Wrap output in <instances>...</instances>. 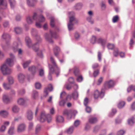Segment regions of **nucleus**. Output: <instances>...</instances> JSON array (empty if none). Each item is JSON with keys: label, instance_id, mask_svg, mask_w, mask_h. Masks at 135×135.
Instances as JSON below:
<instances>
[{"label": "nucleus", "instance_id": "16", "mask_svg": "<svg viewBox=\"0 0 135 135\" xmlns=\"http://www.w3.org/2000/svg\"><path fill=\"white\" fill-rule=\"evenodd\" d=\"M128 124L130 126H132L135 123V115L128 120Z\"/></svg>", "mask_w": 135, "mask_h": 135}, {"label": "nucleus", "instance_id": "19", "mask_svg": "<svg viewBox=\"0 0 135 135\" xmlns=\"http://www.w3.org/2000/svg\"><path fill=\"white\" fill-rule=\"evenodd\" d=\"M37 2V0H32L31 1L29 0H27V3L29 7H33L34 6L35 3Z\"/></svg>", "mask_w": 135, "mask_h": 135}, {"label": "nucleus", "instance_id": "24", "mask_svg": "<svg viewBox=\"0 0 135 135\" xmlns=\"http://www.w3.org/2000/svg\"><path fill=\"white\" fill-rule=\"evenodd\" d=\"M12 50L15 52L17 51L18 49V44L16 42H13L11 47Z\"/></svg>", "mask_w": 135, "mask_h": 135}, {"label": "nucleus", "instance_id": "46", "mask_svg": "<svg viewBox=\"0 0 135 135\" xmlns=\"http://www.w3.org/2000/svg\"><path fill=\"white\" fill-rule=\"evenodd\" d=\"M116 112V110L115 109H113L112 110V112L109 115V116L112 117L113 116Z\"/></svg>", "mask_w": 135, "mask_h": 135}, {"label": "nucleus", "instance_id": "54", "mask_svg": "<svg viewBox=\"0 0 135 135\" xmlns=\"http://www.w3.org/2000/svg\"><path fill=\"white\" fill-rule=\"evenodd\" d=\"M108 48L109 49H112L114 47V45L113 44L109 43L107 45Z\"/></svg>", "mask_w": 135, "mask_h": 135}, {"label": "nucleus", "instance_id": "60", "mask_svg": "<svg viewBox=\"0 0 135 135\" xmlns=\"http://www.w3.org/2000/svg\"><path fill=\"white\" fill-rule=\"evenodd\" d=\"M90 124L88 123H87L86 124L85 129L87 131L88 130L90 129Z\"/></svg>", "mask_w": 135, "mask_h": 135}, {"label": "nucleus", "instance_id": "49", "mask_svg": "<svg viewBox=\"0 0 135 135\" xmlns=\"http://www.w3.org/2000/svg\"><path fill=\"white\" fill-rule=\"evenodd\" d=\"M41 130V126L40 125H38L35 129L36 133V134H38Z\"/></svg>", "mask_w": 135, "mask_h": 135}, {"label": "nucleus", "instance_id": "41", "mask_svg": "<svg viewBox=\"0 0 135 135\" xmlns=\"http://www.w3.org/2000/svg\"><path fill=\"white\" fill-rule=\"evenodd\" d=\"M74 129V127L73 126H71L66 131V132L68 134H71L73 132Z\"/></svg>", "mask_w": 135, "mask_h": 135}, {"label": "nucleus", "instance_id": "57", "mask_svg": "<svg viewBox=\"0 0 135 135\" xmlns=\"http://www.w3.org/2000/svg\"><path fill=\"white\" fill-rule=\"evenodd\" d=\"M118 19V16L117 15L114 16L112 19V21L113 23L116 22Z\"/></svg>", "mask_w": 135, "mask_h": 135}, {"label": "nucleus", "instance_id": "15", "mask_svg": "<svg viewBox=\"0 0 135 135\" xmlns=\"http://www.w3.org/2000/svg\"><path fill=\"white\" fill-rule=\"evenodd\" d=\"M53 88L51 84H49L47 88H45L44 91V96L46 97L48 94V90L50 91H51L52 90Z\"/></svg>", "mask_w": 135, "mask_h": 135}, {"label": "nucleus", "instance_id": "9", "mask_svg": "<svg viewBox=\"0 0 135 135\" xmlns=\"http://www.w3.org/2000/svg\"><path fill=\"white\" fill-rule=\"evenodd\" d=\"M83 6L82 3L81 2L76 3L73 7V9L75 11H79L82 9Z\"/></svg>", "mask_w": 135, "mask_h": 135}, {"label": "nucleus", "instance_id": "52", "mask_svg": "<svg viewBox=\"0 0 135 135\" xmlns=\"http://www.w3.org/2000/svg\"><path fill=\"white\" fill-rule=\"evenodd\" d=\"M45 20V17L42 15H40L39 17V21L40 22H43Z\"/></svg>", "mask_w": 135, "mask_h": 135}, {"label": "nucleus", "instance_id": "53", "mask_svg": "<svg viewBox=\"0 0 135 135\" xmlns=\"http://www.w3.org/2000/svg\"><path fill=\"white\" fill-rule=\"evenodd\" d=\"M125 131L122 130H120L118 131L117 133V135H123L125 133Z\"/></svg>", "mask_w": 135, "mask_h": 135}, {"label": "nucleus", "instance_id": "5", "mask_svg": "<svg viewBox=\"0 0 135 135\" xmlns=\"http://www.w3.org/2000/svg\"><path fill=\"white\" fill-rule=\"evenodd\" d=\"M1 69L2 74L4 75L10 74L12 73L11 69L6 64H4L1 66Z\"/></svg>", "mask_w": 135, "mask_h": 135}, {"label": "nucleus", "instance_id": "3", "mask_svg": "<svg viewBox=\"0 0 135 135\" xmlns=\"http://www.w3.org/2000/svg\"><path fill=\"white\" fill-rule=\"evenodd\" d=\"M46 119L48 123L50 122L51 120V116L50 114H48L46 115L45 112H42L41 113L40 116L38 120L40 122H43Z\"/></svg>", "mask_w": 135, "mask_h": 135}, {"label": "nucleus", "instance_id": "63", "mask_svg": "<svg viewBox=\"0 0 135 135\" xmlns=\"http://www.w3.org/2000/svg\"><path fill=\"white\" fill-rule=\"evenodd\" d=\"M6 128V127L5 126L3 125L0 128V131L2 132H4Z\"/></svg>", "mask_w": 135, "mask_h": 135}, {"label": "nucleus", "instance_id": "42", "mask_svg": "<svg viewBox=\"0 0 135 135\" xmlns=\"http://www.w3.org/2000/svg\"><path fill=\"white\" fill-rule=\"evenodd\" d=\"M55 19L53 17H51L50 18V24L51 27H53L54 26Z\"/></svg>", "mask_w": 135, "mask_h": 135}, {"label": "nucleus", "instance_id": "36", "mask_svg": "<svg viewBox=\"0 0 135 135\" xmlns=\"http://www.w3.org/2000/svg\"><path fill=\"white\" fill-rule=\"evenodd\" d=\"M64 118L61 115H58L56 118V122L59 123H62L64 121Z\"/></svg>", "mask_w": 135, "mask_h": 135}, {"label": "nucleus", "instance_id": "27", "mask_svg": "<svg viewBox=\"0 0 135 135\" xmlns=\"http://www.w3.org/2000/svg\"><path fill=\"white\" fill-rule=\"evenodd\" d=\"M8 112L5 110L0 111V116L4 118L6 117L8 115Z\"/></svg>", "mask_w": 135, "mask_h": 135}, {"label": "nucleus", "instance_id": "38", "mask_svg": "<svg viewBox=\"0 0 135 135\" xmlns=\"http://www.w3.org/2000/svg\"><path fill=\"white\" fill-rule=\"evenodd\" d=\"M75 24L69 22L68 24V27L69 30L71 31L74 29V25Z\"/></svg>", "mask_w": 135, "mask_h": 135}, {"label": "nucleus", "instance_id": "12", "mask_svg": "<svg viewBox=\"0 0 135 135\" xmlns=\"http://www.w3.org/2000/svg\"><path fill=\"white\" fill-rule=\"evenodd\" d=\"M114 84V82L113 80H110L105 83V87L109 88L113 87Z\"/></svg>", "mask_w": 135, "mask_h": 135}, {"label": "nucleus", "instance_id": "1", "mask_svg": "<svg viewBox=\"0 0 135 135\" xmlns=\"http://www.w3.org/2000/svg\"><path fill=\"white\" fill-rule=\"evenodd\" d=\"M50 60L55 68L54 69L51 65L49 64L48 66L49 68V73L48 78L49 80H51V74L55 70V69H56L57 70V72H56V73L57 76L59 74V68L57 67V65L55 60L52 57H50Z\"/></svg>", "mask_w": 135, "mask_h": 135}, {"label": "nucleus", "instance_id": "28", "mask_svg": "<svg viewBox=\"0 0 135 135\" xmlns=\"http://www.w3.org/2000/svg\"><path fill=\"white\" fill-rule=\"evenodd\" d=\"M78 93L76 90H75L73 92L71 95V97L74 99H77L78 98Z\"/></svg>", "mask_w": 135, "mask_h": 135}, {"label": "nucleus", "instance_id": "20", "mask_svg": "<svg viewBox=\"0 0 135 135\" xmlns=\"http://www.w3.org/2000/svg\"><path fill=\"white\" fill-rule=\"evenodd\" d=\"M28 70L30 71L33 75H34L36 72L37 69L34 66H30L28 68Z\"/></svg>", "mask_w": 135, "mask_h": 135}, {"label": "nucleus", "instance_id": "50", "mask_svg": "<svg viewBox=\"0 0 135 135\" xmlns=\"http://www.w3.org/2000/svg\"><path fill=\"white\" fill-rule=\"evenodd\" d=\"M113 54L116 57L118 56V50L117 48L115 47L114 48Z\"/></svg>", "mask_w": 135, "mask_h": 135}, {"label": "nucleus", "instance_id": "2", "mask_svg": "<svg viewBox=\"0 0 135 135\" xmlns=\"http://www.w3.org/2000/svg\"><path fill=\"white\" fill-rule=\"evenodd\" d=\"M31 32L32 35L35 37V39L37 41L33 46V50L35 51L36 52L38 50L39 44L41 42L42 39L40 36L37 35V31L36 29L32 28Z\"/></svg>", "mask_w": 135, "mask_h": 135}, {"label": "nucleus", "instance_id": "25", "mask_svg": "<svg viewBox=\"0 0 135 135\" xmlns=\"http://www.w3.org/2000/svg\"><path fill=\"white\" fill-rule=\"evenodd\" d=\"M15 128L13 126H11L9 128L8 131V134L10 135H13L14 133Z\"/></svg>", "mask_w": 135, "mask_h": 135}, {"label": "nucleus", "instance_id": "44", "mask_svg": "<svg viewBox=\"0 0 135 135\" xmlns=\"http://www.w3.org/2000/svg\"><path fill=\"white\" fill-rule=\"evenodd\" d=\"M96 37L94 36H93L90 40V41L91 43L93 44H95L96 42Z\"/></svg>", "mask_w": 135, "mask_h": 135}, {"label": "nucleus", "instance_id": "33", "mask_svg": "<svg viewBox=\"0 0 135 135\" xmlns=\"http://www.w3.org/2000/svg\"><path fill=\"white\" fill-rule=\"evenodd\" d=\"M14 30L16 33L17 34L21 33L22 31V28L19 27H16L15 28Z\"/></svg>", "mask_w": 135, "mask_h": 135}, {"label": "nucleus", "instance_id": "8", "mask_svg": "<svg viewBox=\"0 0 135 135\" xmlns=\"http://www.w3.org/2000/svg\"><path fill=\"white\" fill-rule=\"evenodd\" d=\"M26 127L25 124L21 123L18 125L17 126V131L18 133H21L24 131Z\"/></svg>", "mask_w": 135, "mask_h": 135}, {"label": "nucleus", "instance_id": "11", "mask_svg": "<svg viewBox=\"0 0 135 135\" xmlns=\"http://www.w3.org/2000/svg\"><path fill=\"white\" fill-rule=\"evenodd\" d=\"M2 38L4 39L7 45H8L10 40V36L7 33H4L2 36Z\"/></svg>", "mask_w": 135, "mask_h": 135}, {"label": "nucleus", "instance_id": "40", "mask_svg": "<svg viewBox=\"0 0 135 135\" xmlns=\"http://www.w3.org/2000/svg\"><path fill=\"white\" fill-rule=\"evenodd\" d=\"M31 62V61L30 60H29L25 62H24L23 64V66L24 68H26L30 64Z\"/></svg>", "mask_w": 135, "mask_h": 135}, {"label": "nucleus", "instance_id": "64", "mask_svg": "<svg viewBox=\"0 0 135 135\" xmlns=\"http://www.w3.org/2000/svg\"><path fill=\"white\" fill-rule=\"evenodd\" d=\"M102 56L101 53L100 52H98V60L99 61H100L101 60Z\"/></svg>", "mask_w": 135, "mask_h": 135}, {"label": "nucleus", "instance_id": "51", "mask_svg": "<svg viewBox=\"0 0 135 135\" xmlns=\"http://www.w3.org/2000/svg\"><path fill=\"white\" fill-rule=\"evenodd\" d=\"M25 93V91L24 89H22L18 91V94L20 95L24 94Z\"/></svg>", "mask_w": 135, "mask_h": 135}, {"label": "nucleus", "instance_id": "26", "mask_svg": "<svg viewBox=\"0 0 135 135\" xmlns=\"http://www.w3.org/2000/svg\"><path fill=\"white\" fill-rule=\"evenodd\" d=\"M27 116L28 119L31 120L33 118V114L31 110L28 111L27 113Z\"/></svg>", "mask_w": 135, "mask_h": 135}, {"label": "nucleus", "instance_id": "45", "mask_svg": "<svg viewBox=\"0 0 135 135\" xmlns=\"http://www.w3.org/2000/svg\"><path fill=\"white\" fill-rule=\"evenodd\" d=\"M7 79L10 84H12L13 83V79L12 77L11 76H8L7 78Z\"/></svg>", "mask_w": 135, "mask_h": 135}, {"label": "nucleus", "instance_id": "10", "mask_svg": "<svg viewBox=\"0 0 135 135\" xmlns=\"http://www.w3.org/2000/svg\"><path fill=\"white\" fill-rule=\"evenodd\" d=\"M74 113V112L71 110H65L64 111V114L67 117V118L68 119H70Z\"/></svg>", "mask_w": 135, "mask_h": 135}, {"label": "nucleus", "instance_id": "4", "mask_svg": "<svg viewBox=\"0 0 135 135\" xmlns=\"http://www.w3.org/2000/svg\"><path fill=\"white\" fill-rule=\"evenodd\" d=\"M10 58L7 59L4 64L8 65L9 66H12L14 64V62L16 61V59L15 56L12 53L9 54Z\"/></svg>", "mask_w": 135, "mask_h": 135}, {"label": "nucleus", "instance_id": "32", "mask_svg": "<svg viewBox=\"0 0 135 135\" xmlns=\"http://www.w3.org/2000/svg\"><path fill=\"white\" fill-rule=\"evenodd\" d=\"M97 121V118L95 117H92L89 119V122L91 124H94Z\"/></svg>", "mask_w": 135, "mask_h": 135}, {"label": "nucleus", "instance_id": "18", "mask_svg": "<svg viewBox=\"0 0 135 135\" xmlns=\"http://www.w3.org/2000/svg\"><path fill=\"white\" fill-rule=\"evenodd\" d=\"M26 101V99L22 98H20L18 99L17 103L19 105H22L25 103Z\"/></svg>", "mask_w": 135, "mask_h": 135}, {"label": "nucleus", "instance_id": "62", "mask_svg": "<svg viewBox=\"0 0 135 135\" xmlns=\"http://www.w3.org/2000/svg\"><path fill=\"white\" fill-rule=\"evenodd\" d=\"M50 33H51V36L52 37L54 38H56L57 37V35L56 33H53L51 31V30H50Z\"/></svg>", "mask_w": 135, "mask_h": 135}, {"label": "nucleus", "instance_id": "37", "mask_svg": "<svg viewBox=\"0 0 135 135\" xmlns=\"http://www.w3.org/2000/svg\"><path fill=\"white\" fill-rule=\"evenodd\" d=\"M59 51L60 49L57 46H56L54 48V55L56 56L57 57H58V52Z\"/></svg>", "mask_w": 135, "mask_h": 135}, {"label": "nucleus", "instance_id": "7", "mask_svg": "<svg viewBox=\"0 0 135 135\" xmlns=\"http://www.w3.org/2000/svg\"><path fill=\"white\" fill-rule=\"evenodd\" d=\"M104 89H102L100 93L97 90L95 91L94 93V97L95 99H97L98 98H102L104 96Z\"/></svg>", "mask_w": 135, "mask_h": 135}, {"label": "nucleus", "instance_id": "59", "mask_svg": "<svg viewBox=\"0 0 135 135\" xmlns=\"http://www.w3.org/2000/svg\"><path fill=\"white\" fill-rule=\"evenodd\" d=\"M101 6L103 10H104L105 9L106 5L104 2H102L101 4Z\"/></svg>", "mask_w": 135, "mask_h": 135}, {"label": "nucleus", "instance_id": "43", "mask_svg": "<svg viewBox=\"0 0 135 135\" xmlns=\"http://www.w3.org/2000/svg\"><path fill=\"white\" fill-rule=\"evenodd\" d=\"M125 105V103L124 102H120L118 104V107L119 109H121Z\"/></svg>", "mask_w": 135, "mask_h": 135}, {"label": "nucleus", "instance_id": "61", "mask_svg": "<svg viewBox=\"0 0 135 135\" xmlns=\"http://www.w3.org/2000/svg\"><path fill=\"white\" fill-rule=\"evenodd\" d=\"M88 99L87 98H85L84 104L85 106L86 107L88 106Z\"/></svg>", "mask_w": 135, "mask_h": 135}, {"label": "nucleus", "instance_id": "58", "mask_svg": "<svg viewBox=\"0 0 135 135\" xmlns=\"http://www.w3.org/2000/svg\"><path fill=\"white\" fill-rule=\"evenodd\" d=\"M32 18L33 20H36L38 18V15L37 13H33Z\"/></svg>", "mask_w": 135, "mask_h": 135}, {"label": "nucleus", "instance_id": "55", "mask_svg": "<svg viewBox=\"0 0 135 135\" xmlns=\"http://www.w3.org/2000/svg\"><path fill=\"white\" fill-rule=\"evenodd\" d=\"M79 72V69L78 68L75 67L74 69V73L75 75H77Z\"/></svg>", "mask_w": 135, "mask_h": 135}, {"label": "nucleus", "instance_id": "30", "mask_svg": "<svg viewBox=\"0 0 135 135\" xmlns=\"http://www.w3.org/2000/svg\"><path fill=\"white\" fill-rule=\"evenodd\" d=\"M38 96V92L35 90L33 91L32 94V98L33 99H35L37 98Z\"/></svg>", "mask_w": 135, "mask_h": 135}, {"label": "nucleus", "instance_id": "23", "mask_svg": "<svg viewBox=\"0 0 135 135\" xmlns=\"http://www.w3.org/2000/svg\"><path fill=\"white\" fill-rule=\"evenodd\" d=\"M70 96V95H68L67 97H66V99L61 100L59 102V104L61 106H64L66 104L67 102L66 100L68 97Z\"/></svg>", "mask_w": 135, "mask_h": 135}, {"label": "nucleus", "instance_id": "13", "mask_svg": "<svg viewBox=\"0 0 135 135\" xmlns=\"http://www.w3.org/2000/svg\"><path fill=\"white\" fill-rule=\"evenodd\" d=\"M25 78V75L23 74L20 73L18 75V80L21 83H23L24 82Z\"/></svg>", "mask_w": 135, "mask_h": 135}, {"label": "nucleus", "instance_id": "35", "mask_svg": "<svg viewBox=\"0 0 135 135\" xmlns=\"http://www.w3.org/2000/svg\"><path fill=\"white\" fill-rule=\"evenodd\" d=\"M86 21L91 24L94 23V21L92 17L87 16L86 17Z\"/></svg>", "mask_w": 135, "mask_h": 135}, {"label": "nucleus", "instance_id": "29", "mask_svg": "<svg viewBox=\"0 0 135 135\" xmlns=\"http://www.w3.org/2000/svg\"><path fill=\"white\" fill-rule=\"evenodd\" d=\"M12 110L14 113H17L19 112L20 109L17 106L15 105L12 107Z\"/></svg>", "mask_w": 135, "mask_h": 135}, {"label": "nucleus", "instance_id": "6", "mask_svg": "<svg viewBox=\"0 0 135 135\" xmlns=\"http://www.w3.org/2000/svg\"><path fill=\"white\" fill-rule=\"evenodd\" d=\"M68 14L69 17V22L74 24H76L78 23V20L75 17V14L74 12H69L68 13Z\"/></svg>", "mask_w": 135, "mask_h": 135}, {"label": "nucleus", "instance_id": "31", "mask_svg": "<svg viewBox=\"0 0 135 135\" xmlns=\"http://www.w3.org/2000/svg\"><path fill=\"white\" fill-rule=\"evenodd\" d=\"M45 37L46 40L49 42L52 43L53 42V41L52 39L49 37V35L47 33H46L45 35Z\"/></svg>", "mask_w": 135, "mask_h": 135}, {"label": "nucleus", "instance_id": "47", "mask_svg": "<svg viewBox=\"0 0 135 135\" xmlns=\"http://www.w3.org/2000/svg\"><path fill=\"white\" fill-rule=\"evenodd\" d=\"M9 1L11 8H13L15 5V0H9Z\"/></svg>", "mask_w": 135, "mask_h": 135}, {"label": "nucleus", "instance_id": "21", "mask_svg": "<svg viewBox=\"0 0 135 135\" xmlns=\"http://www.w3.org/2000/svg\"><path fill=\"white\" fill-rule=\"evenodd\" d=\"M25 40L27 45L29 47H30L32 46L33 47V45H32L31 41L29 37H26L25 38Z\"/></svg>", "mask_w": 135, "mask_h": 135}, {"label": "nucleus", "instance_id": "17", "mask_svg": "<svg viewBox=\"0 0 135 135\" xmlns=\"http://www.w3.org/2000/svg\"><path fill=\"white\" fill-rule=\"evenodd\" d=\"M97 42L98 43L101 44L104 47L106 43V40L101 38H100L98 39Z\"/></svg>", "mask_w": 135, "mask_h": 135}, {"label": "nucleus", "instance_id": "14", "mask_svg": "<svg viewBox=\"0 0 135 135\" xmlns=\"http://www.w3.org/2000/svg\"><path fill=\"white\" fill-rule=\"evenodd\" d=\"M3 101L4 103L7 104L10 102L11 100L7 95L4 94L3 95Z\"/></svg>", "mask_w": 135, "mask_h": 135}, {"label": "nucleus", "instance_id": "48", "mask_svg": "<svg viewBox=\"0 0 135 135\" xmlns=\"http://www.w3.org/2000/svg\"><path fill=\"white\" fill-rule=\"evenodd\" d=\"M35 86L36 89H40L41 88V85L40 83L39 82H36L35 84Z\"/></svg>", "mask_w": 135, "mask_h": 135}, {"label": "nucleus", "instance_id": "34", "mask_svg": "<svg viewBox=\"0 0 135 135\" xmlns=\"http://www.w3.org/2000/svg\"><path fill=\"white\" fill-rule=\"evenodd\" d=\"M10 84L7 83H4L3 84V88L6 90H8L10 89L11 88Z\"/></svg>", "mask_w": 135, "mask_h": 135}, {"label": "nucleus", "instance_id": "39", "mask_svg": "<svg viewBox=\"0 0 135 135\" xmlns=\"http://www.w3.org/2000/svg\"><path fill=\"white\" fill-rule=\"evenodd\" d=\"M33 20L32 17L30 16H28L26 18L27 22L28 24H31L32 23Z\"/></svg>", "mask_w": 135, "mask_h": 135}, {"label": "nucleus", "instance_id": "22", "mask_svg": "<svg viewBox=\"0 0 135 135\" xmlns=\"http://www.w3.org/2000/svg\"><path fill=\"white\" fill-rule=\"evenodd\" d=\"M0 6L3 9L6 8L7 6L6 1L4 0H0Z\"/></svg>", "mask_w": 135, "mask_h": 135}, {"label": "nucleus", "instance_id": "56", "mask_svg": "<svg viewBox=\"0 0 135 135\" xmlns=\"http://www.w3.org/2000/svg\"><path fill=\"white\" fill-rule=\"evenodd\" d=\"M66 93L64 91H63L61 93L60 95V98H63L65 97H66Z\"/></svg>", "mask_w": 135, "mask_h": 135}]
</instances>
